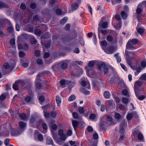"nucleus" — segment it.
I'll return each mask as SVG.
<instances>
[{
    "instance_id": "nucleus-35",
    "label": "nucleus",
    "mask_w": 146,
    "mask_h": 146,
    "mask_svg": "<svg viewBox=\"0 0 146 146\" xmlns=\"http://www.w3.org/2000/svg\"><path fill=\"white\" fill-rule=\"evenodd\" d=\"M43 122V119H39L36 122V126L37 127H39L40 126V125H42Z\"/></svg>"
},
{
    "instance_id": "nucleus-5",
    "label": "nucleus",
    "mask_w": 146,
    "mask_h": 146,
    "mask_svg": "<svg viewBox=\"0 0 146 146\" xmlns=\"http://www.w3.org/2000/svg\"><path fill=\"white\" fill-rule=\"evenodd\" d=\"M71 82L67 80L63 79L60 81V87L61 88H64L65 87V85H68Z\"/></svg>"
},
{
    "instance_id": "nucleus-15",
    "label": "nucleus",
    "mask_w": 146,
    "mask_h": 146,
    "mask_svg": "<svg viewBox=\"0 0 146 146\" xmlns=\"http://www.w3.org/2000/svg\"><path fill=\"white\" fill-rule=\"evenodd\" d=\"M46 143L48 145H51L52 146L54 145L52 138L50 137H47L46 140Z\"/></svg>"
},
{
    "instance_id": "nucleus-49",
    "label": "nucleus",
    "mask_w": 146,
    "mask_h": 146,
    "mask_svg": "<svg viewBox=\"0 0 146 146\" xmlns=\"http://www.w3.org/2000/svg\"><path fill=\"white\" fill-rule=\"evenodd\" d=\"M96 117V115L94 113H91L89 116V119L91 120H94Z\"/></svg>"
},
{
    "instance_id": "nucleus-51",
    "label": "nucleus",
    "mask_w": 146,
    "mask_h": 146,
    "mask_svg": "<svg viewBox=\"0 0 146 146\" xmlns=\"http://www.w3.org/2000/svg\"><path fill=\"white\" fill-rule=\"evenodd\" d=\"M134 89L135 95H136V94H139V92L138 91L139 88H138L137 86H136V85L134 84Z\"/></svg>"
},
{
    "instance_id": "nucleus-29",
    "label": "nucleus",
    "mask_w": 146,
    "mask_h": 146,
    "mask_svg": "<svg viewBox=\"0 0 146 146\" xmlns=\"http://www.w3.org/2000/svg\"><path fill=\"white\" fill-rule=\"evenodd\" d=\"M119 54L116 53L114 55L115 57L116 58V60L117 62L118 63H119L121 61V58L120 56H118Z\"/></svg>"
},
{
    "instance_id": "nucleus-24",
    "label": "nucleus",
    "mask_w": 146,
    "mask_h": 146,
    "mask_svg": "<svg viewBox=\"0 0 146 146\" xmlns=\"http://www.w3.org/2000/svg\"><path fill=\"white\" fill-rule=\"evenodd\" d=\"M108 22H103L102 24H101L100 29L103 28L105 29L108 28Z\"/></svg>"
},
{
    "instance_id": "nucleus-64",
    "label": "nucleus",
    "mask_w": 146,
    "mask_h": 146,
    "mask_svg": "<svg viewBox=\"0 0 146 146\" xmlns=\"http://www.w3.org/2000/svg\"><path fill=\"white\" fill-rule=\"evenodd\" d=\"M140 79H142L146 81V73L142 74L140 77Z\"/></svg>"
},
{
    "instance_id": "nucleus-28",
    "label": "nucleus",
    "mask_w": 146,
    "mask_h": 146,
    "mask_svg": "<svg viewBox=\"0 0 146 146\" xmlns=\"http://www.w3.org/2000/svg\"><path fill=\"white\" fill-rule=\"evenodd\" d=\"M55 12L58 15H61L62 14V10L60 8L57 9L55 10Z\"/></svg>"
},
{
    "instance_id": "nucleus-42",
    "label": "nucleus",
    "mask_w": 146,
    "mask_h": 146,
    "mask_svg": "<svg viewBox=\"0 0 146 146\" xmlns=\"http://www.w3.org/2000/svg\"><path fill=\"white\" fill-rule=\"evenodd\" d=\"M133 117V114L132 113H129L127 114L126 118L127 119L128 121L130 120Z\"/></svg>"
},
{
    "instance_id": "nucleus-6",
    "label": "nucleus",
    "mask_w": 146,
    "mask_h": 146,
    "mask_svg": "<svg viewBox=\"0 0 146 146\" xmlns=\"http://www.w3.org/2000/svg\"><path fill=\"white\" fill-rule=\"evenodd\" d=\"M19 126L20 128L19 130L22 133L26 128L27 125L25 123L20 121L19 123Z\"/></svg>"
},
{
    "instance_id": "nucleus-7",
    "label": "nucleus",
    "mask_w": 146,
    "mask_h": 146,
    "mask_svg": "<svg viewBox=\"0 0 146 146\" xmlns=\"http://www.w3.org/2000/svg\"><path fill=\"white\" fill-rule=\"evenodd\" d=\"M77 37V33L75 31H73L72 32V33L70 35H69L67 37V39L69 41H71Z\"/></svg>"
},
{
    "instance_id": "nucleus-58",
    "label": "nucleus",
    "mask_w": 146,
    "mask_h": 146,
    "mask_svg": "<svg viewBox=\"0 0 146 146\" xmlns=\"http://www.w3.org/2000/svg\"><path fill=\"white\" fill-rule=\"evenodd\" d=\"M10 44L12 46L14 45L15 44V39L14 38H12L10 39Z\"/></svg>"
},
{
    "instance_id": "nucleus-41",
    "label": "nucleus",
    "mask_w": 146,
    "mask_h": 146,
    "mask_svg": "<svg viewBox=\"0 0 146 146\" xmlns=\"http://www.w3.org/2000/svg\"><path fill=\"white\" fill-rule=\"evenodd\" d=\"M7 30L9 33H12L13 32L14 29L12 26H9L7 28Z\"/></svg>"
},
{
    "instance_id": "nucleus-16",
    "label": "nucleus",
    "mask_w": 146,
    "mask_h": 146,
    "mask_svg": "<svg viewBox=\"0 0 146 146\" xmlns=\"http://www.w3.org/2000/svg\"><path fill=\"white\" fill-rule=\"evenodd\" d=\"M9 7V6L8 4L5 3L1 1H0V9L7 8Z\"/></svg>"
},
{
    "instance_id": "nucleus-8",
    "label": "nucleus",
    "mask_w": 146,
    "mask_h": 146,
    "mask_svg": "<svg viewBox=\"0 0 146 146\" xmlns=\"http://www.w3.org/2000/svg\"><path fill=\"white\" fill-rule=\"evenodd\" d=\"M58 135L60 136V139L62 141H64L66 139V137L64 134V130L63 129L59 130L58 133Z\"/></svg>"
},
{
    "instance_id": "nucleus-11",
    "label": "nucleus",
    "mask_w": 146,
    "mask_h": 146,
    "mask_svg": "<svg viewBox=\"0 0 146 146\" xmlns=\"http://www.w3.org/2000/svg\"><path fill=\"white\" fill-rule=\"evenodd\" d=\"M136 29L137 32L141 35L142 36L145 30V29L143 27L138 28L136 27Z\"/></svg>"
},
{
    "instance_id": "nucleus-60",
    "label": "nucleus",
    "mask_w": 146,
    "mask_h": 146,
    "mask_svg": "<svg viewBox=\"0 0 146 146\" xmlns=\"http://www.w3.org/2000/svg\"><path fill=\"white\" fill-rule=\"evenodd\" d=\"M114 100L116 102V103H119L121 102V100L117 96H115L114 97Z\"/></svg>"
},
{
    "instance_id": "nucleus-13",
    "label": "nucleus",
    "mask_w": 146,
    "mask_h": 146,
    "mask_svg": "<svg viewBox=\"0 0 146 146\" xmlns=\"http://www.w3.org/2000/svg\"><path fill=\"white\" fill-rule=\"evenodd\" d=\"M130 40H129L127 42L126 45V47L127 49L129 50H132L135 49V47L131 44V43L130 42Z\"/></svg>"
},
{
    "instance_id": "nucleus-40",
    "label": "nucleus",
    "mask_w": 146,
    "mask_h": 146,
    "mask_svg": "<svg viewBox=\"0 0 146 146\" xmlns=\"http://www.w3.org/2000/svg\"><path fill=\"white\" fill-rule=\"evenodd\" d=\"M67 19L66 17H64L60 21V24L64 25L66 23L67 21Z\"/></svg>"
},
{
    "instance_id": "nucleus-38",
    "label": "nucleus",
    "mask_w": 146,
    "mask_h": 146,
    "mask_svg": "<svg viewBox=\"0 0 146 146\" xmlns=\"http://www.w3.org/2000/svg\"><path fill=\"white\" fill-rule=\"evenodd\" d=\"M76 98V97L74 95H72L69 97L68 99V101L69 102L72 101L74 100Z\"/></svg>"
},
{
    "instance_id": "nucleus-14",
    "label": "nucleus",
    "mask_w": 146,
    "mask_h": 146,
    "mask_svg": "<svg viewBox=\"0 0 146 146\" xmlns=\"http://www.w3.org/2000/svg\"><path fill=\"white\" fill-rule=\"evenodd\" d=\"M35 84L37 91L40 90L43 86L42 83L39 81H36Z\"/></svg>"
},
{
    "instance_id": "nucleus-47",
    "label": "nucleus",
    "mask_w": 146,
    "mask_h": 146,
    "mask_svg": "<svg viewBox=\"0 0 146 146\" xmlns=\"http://www.w3.org/2000/svg\"><path fill=\"white\" fill-rule=\"evenodd\" d=\"M44 116L46 118H48L49 117L50 115V113H48L47 111H43Z\"/></svg>"
},
{
    "instance_id": "nucleus-23",
    "label": "nucleus",
    "mask_w": 146,
    "mask_h": 146,
    "mask_svg": "<svg viewBox=\"0 0 146 146\" xmlns=\"http://www.w3.org/2000/svg\"><path fill=\"white\" fill-rule=\"evenodd\" d=\"M106 120L108 122H111V124L112 125H115V123H114V122L113 121H112L113 119L112 117L110 115H107L106 118Z\"/></svg>"
},
{
    "instance_id": "nucleus-37",
    "label": "nucleus",
    "mask_w": 146,
    "mask_h": 146,
    "mask_svg": "<svg viewBox=\"0 0 146 146\" xmlns=\"http://www.w3.org/2000/svg\"><path fill=\"white\" fill-rule=\"evenodd\" d=\"M114 117L116 119L119 120L121 118V115L119 113L116 112L115 114Z\"/></svg>"
},
{
    "instance_id": "nucleus-52",
    "label": "nucleus",
    "mask_w": 146,
    "mask_h": 146,
    "mask_svg": "<svg viewBox=\"0 0 146 146\" xmlns=\"http://www.w3.org/2000/svg\"><path fill=\"white\" fill-rule=\"evenodd\" d=\"M122 94L124 96H127L128 94V91L126 89H123L122 91Z\"/></svg>"
},
{
    "instance_id": "nucleus-54",
    "label": "nucleus",
    "mask_w": 146,
    "mask_h": 146,
    "mask_svg": "<svg viewBox=\"0 0 146 146\" xmlns=\"http://www.w3.org/2000/svg\"><path fill=\"white\" fill-rule=\"evenodd\" d=\"M137 138L139 140H142L143 139V135L141 133H139L138 134Z\"/></svg>"
},
{
    "instance_id": "nucleus-19",
    "label": "nucleus",
    "mask_w": 146,
    "mask_h": 146,
    "mask_svg": "<svg viewBox=\"0 0 146 146\" xmlns=\"http://www.w3.org/2000/svg\"><path fill=\"white\" fill-rule=\"evenodd\" d=\"M56 101L58 106H60L61 104V98L59 96L57 95L56 96Z\"/></svg>"
},
{
    "instance_id": "nucleus-17",
    "label": "nucleus",
    "mask_w": 146,
    "mask_h": 146,
    "mask_svg": "<svg viewBox=\"0 0 146 146\" xmlns=\"http://www.w3.org/2000/svg\"><path fill=\"white\" fill-rule=\"evenodd\" d=\"M19 82V81H16L13 85V89L16 91L18 90H19V87L18 85Z\"/></svg>"
},
{
    "instance_id": "nucleus-2",
    "label": "nucleus",
    "mask_w": 146,
    "mask_h": 146,
    "mask_svg": "<svg viewBox=\"0 0 146 146\" xmlns=\"http://www.w3.org/2000/svg\"><path fill=\"white\" fill-rule=\"evenodd\" d=\"M102 48L106 53L108 54H112L115 51V48L113 46L106 48L103 47Z\"/></svg>"
},
{
    "instance_id": "nucleus-20",
    "label": "nucleus",
    "mask_w": 146,
    "mask_h": 146,
    "mask_svg": "<svg viewBox=\"0 0 146 146\" xmlns=\"http://www.w3.org/2000/svg\"><path fill=\"white\" fill-rule=\"evenodd\" d=\"M51 43L52 42L51 40H49L46 42L44 43V46L46 48H48L50 47Z\"/></svg>"
},
{
    "instance_id": "nucleus-56",
    "label": "nucleus",
    "mask_w": 146,
    "mask_h": 146,
    "mask_svg": "<svg viewBox=\"0 0 146 146\" xmlns=\"http://www.w3.org/2000/svg\"><path fill=\"white\" fill-rule=\"evenodd\" d=\"M30 7L32 9H35L36 8L37 5L35 3H33L30 4Z\"/></svg>"
},
{
    "instance_id": "nucleus-1",
    "label": "nucleus",
    "mask_w": 146,
    "mask_h": 146,
    "mask_svg": "<svg viewBox=\"0 0 146 146\" xmlns=\"http://www.w3.org/2000/svg\"><path fill=\"white\" fill-rule=\"evenodd\" d=\"M97 66L98 69L103 72L104 74H106L109 70V68H111L112 71L114 70V69L110 65H107L104 62H99L97 64Z\"/></svg>"
},
{
    "instance_id": "nucleus-50",
    "label": "nucleus",
    "mask_w": 146,
    "mask_h": 146,
    "mask_svg": "<svg viewBox=\"0 0 146 146\" xmlns=\"http://www.w3.org/2000/svg\"><path fill=\"white\" fill-rule=\"evenodd\" d=\"M82 92L85 95H89L90 94V92L89 91L84 88L82 89Z\"/></svg>"
},
{
    "instance_id": "nucleus-9",
    "label": "nucleus",
    "mask_w": 146,
    "mask_h": 146,
    "mask_svg": "<svg viewBox=\"0 0 146 146\" xmlns=\"http://www.w3.org/2000/svg\"><path fill=\"white\" fill-rule=\"evenodd\" d=\"M134 58V57H131L129 58L126 59L127 62L128 64L131 67V68L133 69H134L136 68V67L135 66H132V60H131Z\"/></svg>"
},
{
    "instance_id": "nucleus-10",
    "label": "nucleus",
    "mask_w": 146,
    "mask_h": 146,
    "mask_svg": "<svg viewBox=\"0 0 146 146\" xmlns=\"http://www.w3.org/2000/svg\"><path fill=\"white\" fill-rule=\"evenodd\" d=\"M22 133V132L19 129L17 130L14 129L11 131V135L14 136H17L21 134Z\"/></svg>"
},
{
    "instance_id": "nucleus-36",
    "label": "nucleus",
    "mask_w": 146,
    "mask_h": 146,
    "mask_svg": "<svg viewBox=\"0 0 146 146\" xmlns=\"http://www.w3.org/2000/svg\"><path fill=\"white\" fill-rule=\"evenodd\" d=\"M115 106V105L114 103L110 102L109 104V107L111 110H113L114 109Z\"/></svg>"
},
{
    "instance_id": "nucleus-43",
    "label": "nucleus",
    "mask_w": 146,
    "mask_h": 146,
    "mask_svg": "<svg viewBox=\"0 0 146 146\" xmlns=\"http://www.w3.org/2000/svg\"><path fill=\"white\" fill-rule=\"evenodd\" d=\"M121 16L122 18L124 19H126L127 15L124 11H122L121 13Z\"/></svg>"
},
{
    "instance_id": "nucleus-4",
    "label": "nucleus",
    "mask_w": 146,
    "mask_h": 146,
    "mask_svg": "<svg viewBox=\"0 0 146 146\" xmlns=\"http://www.w3.org/2000/svg\"><path fill=\"white\" fill-rule=\"evenodd\" d=\"M70 60H66L61 61L60 62L61 64V67L63 69H66L68 67V64L70 62Z\"/></svg>"
},
{
    "instance_id": "nucleus-59",
    "label": "nucleus",
    "mask_w": 146,
    "mask_h": 146,
    "mask_svg": "<svg viewBox=\"0 0 146 146\" xmlns=\"http://www.w3.org/2000/svg\"><path fill=\"white\" fill-rule=\"evenodd\" d=\"M142 84L143 83L139 81H137L136 82L135 84V85H136V86L139 87L141 86Z\"/></svg>"
},
{
    "instance_id": "nucleus-26",
    "label": "nucleus",
    "mask_w": 146,
    "mask_h": 146,
    "mask_svg": "<svg viewBox=\"0 0 146 146\" xmlns=\"http://www.w3.org/2000/svg\"><path fill=\"white\" fill-rule=\"evenodd\" d=\"M129 101V99L127 98L123 97L122 98V103L125 105L128 104Z\"/></svg>"
},
{
    "instance_id": "nucleus-61",
    "label": "nucleus",
    "mask_w": 146,
    "mask_h": 146,
    "mask_svg": "<svg viewBox=\"0 0 146 146\" xmlns=\"http://www.w3.org/2000/svg\"><path fill=\"white\" fill-rule=\"evenodd\" d=\"M51 127V128L53 130H55L57 129L58 128V126L56 124H52Z\"/></svg>"
},
{
    "instance_id": "nucleus-53",
    "label": "nucleus",
    "mask_w": 146,
    "mask_h": 146,
    "mask_svg": "<svg viewBox=\"0 0 146 146\" xmlns=\"http://www.w3.org/2000/svg\"><path fill=\"white\" fill-rule=\"evenodd\" d=\"M50 116L53 118H55L57 115V113L55 111H52L50 112Z\"/></svg>"
},
{
    "instance_id": "nucleus-39",
    "label": "nucleus",
    "mask_w": 146,
    "mask_h": 146,
    "mask_svg": "<svg viewBox=\"0 0 146 146\" xmlns=\"http://www.w3.org/2000/svg\"><path fill=\"white\" fill-rule=\"evenodd\" d=\"M32 98L30 96H28L25 98V100L26 102L29 103L32 100Z\"/></svg>"
},
{
    "instance_id": "nucleus-34",
    "label": "nucleus",
    "mask_w": 146,
    "mask_h": 146,
    "mask_svg": "<svg viewBox=\"0 0 146 146\" xmlns=\"http://www.w3.org/2000/svg\"><path fill=\"white\" fill-rule=\"evenodd\" d=\"M106 40L108 42H111L113 40V36L111 35H108L107 36Z\"/></svg>"
},
{
    "instance_id": "nucleus-57",
    "label": "nucleus",
    "mask_w": 146,
    "mask_h": 146,
    "mask_svg": "<svg viewBox=\"0 0 146 146\" xmlns=\"http://www.w3.org/2000/svg\"><path fill=\"white\" fill-rule=\"evenodd\" d=\"M3 67L5 69H7L9 68L10 65L8 63H5L3 65Z\"/></svg>"
},
{
    "instance_id": "nucleus-22",
    "label": "nucleus",
    "mask_w": 146,
    "mask_h": 146,
    "mask_svg": "<svg viewBox=\"0 0 146 146\" xmlns=\"http://www.w3.org/2000/svg\"><path fill=\"white\" fill-rule=\"evenodd\" d=\"M105 122L101 121L100 122V127L101 129L102 130H105L106 129V126L105 125Z\"/></svg>"
},
{
    "instance_id": "nucleus-30",
    "label": "nucleus",
    "mask_w": 146,
    "mask_h": 146,
    "mask_svg": "<svg viewBox=\"0 0 146 146\" xmlns=\"http://www.w3.org/2000/svg\"><path fill=\"white\" fill-rule=\"evenodd\" d=\"M139 40L137 39H133L132 40H130V42L133 44L135 45L137 44Z\"/></svg>"
},
{
    "instance_id": "nucleus-31",
    "label": "nucleus",
    "mask_w": 146,
    "mask_h": 146,
    "mask_svg": "<svg viewBox=\"0 0 146 146\" xmlns=\"http://www.w3.org/2000/svg\"><path fill=\"white\" fill-rule=\"evenodd\" d=\"M139 94L135 95L140 100H143L145 98V96L144 95H139Z\"/></svg>"
},
{
    "instance_id": "nucleus-62",
    "label": "nucleus",
    "mask_w": 146,
    "mask_h": 146,
    "mask_svg": "<svg viewBox=\"0 0 146 146\" xmlns=\"http://www.w3.org/2000/svg\"><path fill=\"white\" fill-rule=\"evenodd\" d=\"M35 55L37 57H39L40 56V52L39 50H36L35 52Z\"/></svg>"
},
{
    "instance_id": "nucleus-18",
    "label": "nucleus",
    "mask_w": 146,
    "mask_h": 146,
    "mask_svg": "<svg viewBox=\"0 0 146 146\" xmlns=\"http://www.w3.org/2000/svg\"><path fill=\"white\" fill-rule=\"evenodd\" d=\"M20 62L22 64V66L24 68H26L28 67L29 66V63L24 62V59L22 58L20 59Z\"/></svg>"
},
{
    "instance_id": "nucleus-21",
    "label": "nucleus",
    "mask_w": 146,
    "mask_h": 146,
    "mask_svg": "<svg viewBox=\"0 0 146 146\" xmlns=\"http://www.w3.org/2000/svg\"><path fill=\"white\" fill-rule=\"evenodd\" d=\"M41 31L40 29H34V34L35 35L39 36L41 35Z\"/></svg>"
},
{
    "instance_id": "nucleus-3",
    "label": "nucleus",
    "mask_w": 146,
    "mask_h": 146,
    "mask_svg": "<svg viewBox=\"0 0 146 146\" xmlns=\"http://www.w3.org/2000/svg\"><path fill=\"white\" fill-rule=\"evenodd\" d=\"M101 23H100L98 24V37L99 39H101V37L100 36V33H102L104 36H105L108 33V31L106 30H103L100 29Z\"/></svg>"
},
{
    "instance_id": "nucleus-27",
    "label": "nucleus",
    "mask_w": 146,
    "mask_h": 146,
    "mask_svg": "<svg viewBox=\"0 0 146 146\" xmlns=\"http://www.w3.org/2000/svg\"><path fill=\"white\" fill-rule=\"evenodd\" d=\"M110 94L109 92L108 91H105L104 93V97L107 99H109L110 97Z\"/></svg>"
},
{
    "instance_id": "nucleus-55",
    "label": "nucleus",
    "mask_w": 146,
    "mask_h": 146,
    "mask_svg": "<svg viewBox=\"0 0 146 146\" xmlns=\"http://www.w3.org/2000/svg\"><path fill=\"white\" fill-rule=\"evenodd\" d=\"M72 115L73 117L75 119H78L79 117L78 113L75 111L72 113Z\"/></svg>"
},
{
    "instance_id": "nucleus-12",
    "label": "nucleus",
    "mask_w": 146,
    "mask_h": 146,
    "mask_svg": "<svg viewBox=\"0 0 146 146\" xmlns=\"http://www.w3.org/2000/svg\"><path fill=\"white\" fill-rule=\"evenodd\" d=\"M72 123L74 130L76 131V128L79 124V122L78 121L72 120Z\"/></svg>"
},
{
    "instance_id": "nucleus-33",
    "label": "nucleus",
    "mask_w": 146,
    "mask_h": 146,
    "mask_svg": "<svg viewBox=\"0 0 146 146\" xmlns=\"http://www.w3.org/2000/svg\"><path fill=\"white\" fill-rule=\"evenodd\" d=\"M19 57L21 58V59L24 57L26 55V53L22 51H19Z\"/></svg>"
},
{
    "instance_id": "nucleus-46",
    "label": "nucleus",
    "mask_w": 146,
    "mask_h": 146,
    "mask_svg": "<svg viewBox=\"0 0 146 146\" xmlns=\"http://www.w3.org/2000/svg\"><path fill=\"white\" fill-rule=\"evenodd\" d=\"M78 7V3H75L72 5V9L74 10L76 9Z\"/></svg>"
},
{
    "instance_id": "nucleus-63",
    "label": "nucleus",
    "mask_w": 146,
    "mask_h": 146,
    "mask_svg": "<svg viewBox=\"0 0 146 146\" xmlns=\"http://www.w3.org/2000/svg\"><path fill=\"white\" fill-rule=\"evenodd\" d=\"M36 63L38 65H42V64L43 62L41 58L38 59L36 61Z\"/></svg>"
},
{
    "instance_id": "nucleus-25",
    "label": "nucleus",
    "mask_w": 146,
    "mask_h": 146,
    "mask_svg": "<svg viewBox=\"0 0 146 146\" xmlns=\"http://www.w3.org/2000/svg\"><path fill=\"white\" fill-rule=\"evenodd\" d=\"M96 61L95 60H91L90 61L88 64V66L89 67L93 68L95 64Z\"/></svg>"
},
{
    "instance_id": "nucleus-32",
    "label": "nucleus",
    "mask_w": 146,
    "mask_h": 146,
    "mask_svg": "<svg viewBox=\"0 0 146 146\" xmlns=\"http://www.w3.org/2000/svg\"><path fill=\"white\" fill-rule=\"evenodd\" d=\"M19 117L22 120H25L27 119V116L25 113H23L20 114L19 115Z\"/></svg>"
},
{
    "instance_id": "nucleus-44",
    "label": "nucleus",
    "mask_w": 146,
    "mask_h": 146,
    "mask_svg": "<svg viewBox=\"0 0 146 146\" xmlns=\"http://www.w3.org/2000/svg\"><path fill=\"white\" fill-rule=\"evenodd\" d=\"M42 129L44 130H46L48 129V127L47 124L46 123L43 122L42 125Z\"/></svg>"
},
{
    "instance_id": "nucleus-45",
    "label": "nucleus",
    "mask_w": 146,
    "mask_h": 146,
    "mask_svg": "<svg viewBox=\"0 0 146 146\" xmlns=\"http://www.w3.org/2000/svg\"><path fill=\"white\" fill-rule=\"evenodd\" d=\"M36 121V119L35 117L34 116H32L30 119V123L31 124L33 123Z\"/></svg>"
},
{
    "instance_id": "nucleus-48",
    "label": "nucleus",
    "mask_w": 146,
    "mask_h": 146,
    "mask_svg": "<svg viewBox=\"0 0 146 146\" xmlns=\"http://www.w3.org/2000/svg\"><path fill=\"white\" fill-rule=\"evenodd\" d=\"M37 138L38 140L40 141H42L44 139L43 135L41 134H40L38 135L37 137Z\"/></svg>"
}]
</instances>
